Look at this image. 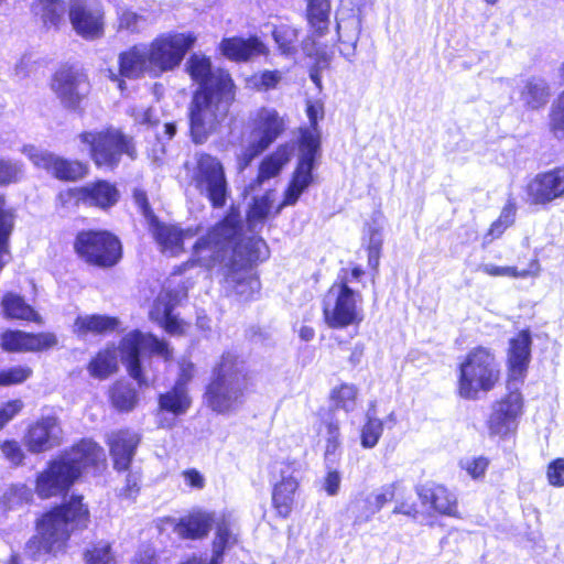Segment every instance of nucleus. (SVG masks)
<instances>
[{
  "mask_svg": "<svg viewBox=\"0 0 564 564\" xmlns=\"http://www.w3.org/2000/svg\"><path fill=\"white\" fill-rule=\"evenodd\" d=\"M268 257V246L261 237H246L240 212L231 206L193 245V259L212 270L220 267L226 284L243 301H251L260 291V280L253 268Z\"/></svg>",
  "mask_w": 564,
  "mask_h": 564,
  "instance_id": "obj_1",
  "label": "nucleus"
},
{
  "mask_svg": "<svg viewBox=\"0 0 564 564\" xmlns=\"http://www.w3.org/2000/svg\"><path fill=\"white\" fill-rule=\"evenodd\" d=\"M107 467L104 447L93 437H82L46 462L35 475L34 491L41 499L65 498L85 471L99 476Z\"/></svg>",
  "mask_w": 564,
  "mask_h": 564,
  "instance_id": "obj_2",
  "label": "nucleus"
},
{
  "mask_svg": "<svg viewBox=\"0 0 564 564\" xmlns=\"http://www.w3.org/2000/svg\"><path fill=\"white\" fill-rule=\"evenodd\" d=\"M532 334L529 328L520 329L508 341L506 351L507 392L494 401L486 422L491 437L507 440L516 437L519 420L524 412V398L520 389L511 388L523 383L529 371L532 354Z\"/></svg>",
  "mask_w": 564,
  "mask_h": 564,
  "instance_id": "obj_3",
  "label": "nucleus"
},
{
  "mask_svg": "<svg viewBox=\"0 0 564 564\" xmlns=\"http://www.w3.org/2000/svg\"><path fill=\"white\" fill-rule=\"evenodd\" d=\"M91 522L89 506L83 495H72L67 500L45 509L34 520V534L28 547L34 555L57 557L67 553L70 538L85 531Z\"/></svg>",
  "mask_w": 564,
  "mask_h": 564,
  "instance_id": "obj_4",
  "label": "nucleus"
},
{
  "mask_svg": "<svg viewBox=\"0 0 564 564\" xmlns=\"http://www.w3.org/2000/svg\"><path fill=\"white\" fill-rule=\"evenodd\" d=\"M236 84L226 69H217L210 86L197 87L187 107L188 135L194 144H204L218 133L236 100Z\"/></svg>",
  "mask_w": 564,
  "mask_h": 564,
  "instance_id": "obj_5",
  "label": "nucleus"
},
{
  "mask_svg": "<svg viewBox=\"0 0 564 564\" xmlns=\"http://www.w3.org/2000/svg\"><path fill=\"white\" fill-rule=\"evenodd\" d=\"M236 352L225 350L214 364L204 387L203 402L217 414H228L243 402L249 386V375Z\"/></svg>",
  "mask_w": 564,
  "mask_h": 564,
  "instance_id": "obj_6",
  "label": "nucleus"
},
{
  "mask_svg": "<svg viewBox=\"0 0 564 564\" xmlns=\"http://www.w3.org/2000/svg\"><path fill=\"white\" fill-rule=\"evenodd\" d=\"M456 395L466 401L479 400L481 394L494 391L502 380V369L491 347L477 345L470 348L456 367Z\"/></svg>",
  "mask_w": 564,
  "mask_h": 564,
  "instance_id": "obj_7",
  "label": "nucleus"
},
{
  "mask_svg": "<svg viewBox=\"0 0 564 564\" xmlns=\"http://www.w3.org/2000/svg\"><path fill=\"white\" fill-rule=\"evenodd\" d=\"M73 251L88 268L107 271L123 260L124 247L121 238L106 228H85L76 232Z\"/></svg>",
  "mask_w": 564,
  "mask_h": 564,
  "instance_id": "obj_8",
  "label": "nucleus"
},
{
  "mask_svg": "<svg viewBox=\"0 0 564 564\" xmlns=\"http://www.w3.org/2000/svg\"><path fill=\"white\" fill-rule=\"evenodd\" d=\"M78 139L87 147L88 155L97 169L113 171L123 155L130 160L138 156L134 139L111 126L82 131Z\"/></svg>",
  "mask_w": 564,
  "mask_h": 564,
  "instance_id": "obj_9",
  "label": "nucleus"
},
{
  "mask_svg": "<svg viewBox=\"0 0 564 564\" xmlns=\"http://www.w3.org/2000/svg\"><path fill=\"white\" fill-rule=\"evenodd\" d=\"M121 361L128 376L135 381L139 388H149L152 380L148 377L142 361V351L161 357L169 362L173 359V350L169 343L152 333L133 329L119 341Z\"/></svg>",
  "mask_w": 564,
  "mask_h": 564,
  "instance_id": "obj_10",
  "label": "nucleus"
},
{
  "mask_svg": "<svg viewBox=\"0 0 564 564\" xmlns=\"http://www.w3.org/2000/svg\"><path fill=\"white\" fill-rule=\"evenodd\" d=\"M333 301L323 302V321L330 329L358 328L365 314L358 305L361 296L348 285V279H336L326 292Z\"/></svg>",
  "mask_w": 564,
  "mask_h": 564,
  "instance_id": "obj_11",
  "label": "nucleus"
},
{
  "mask_svg": "<svg viewBox=\"0 0 564 564\" xmlns=\"http://www.w3.org/2000/svg\"><path fill=\"white\" fill-rule=\"evenodd\" d=\"M197 36L193 32H167L155 36L148 47L151 78L173 72L195 45Z\"/></svg>",
  "mask_w": 564,
  "mask_h": 564,
  "instance_id": "obj_12",
  "label": "nucleus"
},
{
  "mask_svg": "<svg viewBox=\"0 0 564 564\" xmlns=\"http://www.w3.org/2000/svg\"><path fill=\"white\" fill-rule=\"evenodd\" d=\"M250 134L256 137L237 158L239 171L263 153L284 132L285 123L275 109L261 107L250 118Z\"/></svg>",
  "mask_w": 564,
  "mask_h": 564,
  "instance_id": "obj_13",
  "label": "nucleus"
},
{
  "mask_svg": "<svg viewBox=\"0 0 564 564\" xmlns=\"http://www.w3.org/2000/svg\"><path fill=\"white\" fill-rule=\"evenodd\" d=\"M50 88L63 108L83 115L85 102L91 93V83L84 69L62 64L51 76Z\"/></svg>",
  "mask_w": 564,
  "mask_h": 564,
  "instance_id": "obj_14",
  "label": "nucleus"
},
{
  "mask_svg": "<svg viewBox=\"0 0 564 564\" xmlns=\"http://www.w3.org/2000/svg\"><path fill=\"white\" fill-rule=\"evenodd\" d=\"M195 187L205 194L213 208H223L228 197V182L221 161L207 152L196 156L193 172Z\"/></svg>",
  "mask_w": 564,
  "mask_h": 564,
  "instance_id": "obj_15",
  "label": "nucleus"
},
{
  "mask_svg": "<svg viewBox=\"0 0 564 564\" xmlns=\"http://www.w3.org/2000/svg\"><path fill=\"white\" fill-rule=\"evenodd\" d=\"M299 464L295 459H282L271 466V476L278 478L271 487V507L279 519L291 517L301 488L297 477Z\"/></svg>",
  "mask_w": 564,
  "mask_h": 564,
  "instance_id": "obj_16",
  "label": "nucleus"
},
{
  "mask_svg": "<svg viewBox=\"0 0 564 564\" xmlns=\"http://www.w3.org/2000/svg\"><path fill=\"white\" fill-rule=\"evenodd\" d=\"M300 158L283 193L280 207L294 205L313 182V169L319 156V141L316 134L304 133L297 139Z\"/></svg>",
  "mask_w": 564,
  "mask_h": 564,
  "instance_id": "obj_17",
  "label": "nucleus"
},
{
  "mask_svg": "<svg viewBox=\"0 0 564 564\" xmlns=\"http://www.w3.org/2000/svg\"><path fill=\"white\" fill-rule=\"evenodd\" d=\"M24 153L36 170L45 172L61 183H77L89 175V165L83 160L37 150L34 147L25 149Z\"/></svg>",
  "mask_w": 564,
  "mask_h": 564,
  "instance_id": "obj_18",
  "label": "nucleus"
},
{
  "mask_svg": "<svg viewBox=\"0 0 564 564\" xmlns=\"http://www.w3.org/2000/svg\"><path fill=\"white\" fill-rule=\"evenodd\" d=\"M68 19L74 32L86 41H96L105 35L106 13L101 4L88 0H69Z\"/></svg>",
  "mask_w": 564,
  "mask_h": 564,
  "instance_id": "obj_19",
  "label": "nucleus"
},
{
  "mask_svg": "<svg viewBox=\"0 0 564 564\" xmlns=\"http://www.w3.org/2000/svg\"><path fill=\"white\" fill-rule=\"evenodd\" d=\"M57 344V336L53 332L7 328L0 333V349L7 354H39L53 349Z\"/></svg>",
  "mask_w": 564,
  "mask_h": 564,
  "instance_id": "obj_20",
  "label": "nucleus"
},
{
  "mask_svg": "<svg viewBox=\"0 0 564 564\" xmlns=\"http://www.w3.org/2000/svg\"><path fill=\"white\" fill-rule=\"evenodd\" d=\"M62 434V423L56 415H42L26 426L22 441L29 453L39 455L58 447Z\"/></svg>",
  "mask_w": 564,
  "mask_h": 564,
  "instance_id": "obj_21",
  "label": "nucleus"
},
{
  "mask_svg": "<svg viewBox=\"0 0 564 564\" xmlns=\"http://www.w3.org/2000/svg\"><path fill=\"white\" fill-rule=\"evenodd\" d=\"M525 194L532 205H549L564 198V165L535 174L525 185Z\"/></svg>",
  "mask_w": 564,
  "mask_h": 564,
  "instance_id": "obj_22",
  "label": "nucleus"
},
{
  "mask_svg": "<svg viewBox=\"0 0 564 564\" xmlns=\"http://www.w3.org/2000/svg\"><path fill=\"white\" fill-rule=\"evenodd\" d=\"M417 498L423 506L441 517L460 519L459 501L457 495L446 485L435 481H427L415 488Z\"/></svg>",
  "mask_w": 564,
  "mask_h": 564,
  "instance_id": "obj_23",
  "label": "nucleus"
},
{
  "mask_svg": "<svg viewBox=\"0 0 564 564\" xmlns=\"http://www.w3.org/2000/svg\"><path fill=\"white\" fill-rule=\"evenodd\" d=\"M141 435L128 427L119 429L109 434L106 444L112 460V467L118 473L128 471L132 465Z\"/></svg>",
  "mask_w": 564,
  "mask_h": 564,
  "instance_id": "obj_24",
  "label": "nucleus"
},
{
  "mask_svg": "<svg viewBox=\"0 0 564 564\" xmlns=\"http://www.w3.org/2000/svg\"><path fill=\"white\" fill-rule=\"evenodd\" d=\"M218 48L224 57L235 63H246L253 57H267L270 54V48L258 35L224 37Z\"/></svg>",
  "mask_w": 564,
  "mask_h": 564,
  "instance_id": "obj_25",
  "label": "nucleus"
},
{
  "mask_svg": "<svg viewBox=\"0 0 564 564\" xmlns=\"http://www.w3.org/2000/svg\"><path fill=\"white\" fill-rule=\"evenodd\" d=\"M85 207L109 212L120 200L117 185L105 178H97L82 185Z\"/></svg>",
  "mask_w": 564,
  "mask_h": 564,
  "instance_id": "obj_26",
  "label": "nucleus"
},
{
  "mask_svg": "<svg viewBox=\"0 0 564 564\" xmlns=\"http://www.w3.org/2000/svg\"><path fill=\"white\" fill-rule=\"evenodd\" d=\"M214 523L213 512L195 509L177 520L174 532L181 540H203L208 536Z\"/></svg>",
  "mask_w": 564,
  "mask_h": 564,
  "instance_id": "obj_27",
  "label": "nucleus"
},
{
  "mask_svg": "<svg viewBox=\"0 0 564 564\" xmlns=\"http://www.w3.org/2000/svg\"><path fill=\"white\" fill-rule=\"evenodd\" d=\"M3 318L19 321L26 324L42 325L44 319L35 307L29 304L25 297L19 293L4 292L0 300Z\"/></svg>",
  "mask_w": 564,
  "mask_h": 564,
  "instance_id": "obj_28",
  "label": "nucleus"
},
{
  "mask_svg": "<svg viewBox=\"0 0 564 564\" xmlns=\"http://www.w3.org/2000/svg\"><path fill=\"white\" fill-rule=\"evenodd\" d=\"M118 72L121 77L139 79L149 75L151 78V65L148 59V51L140 45H132L118 55Z\"/></svg>",
  "mask_w": 564,
  "mask_h": 564,
  "instance_id": "obj_29",
  "label": "nucleus"
},
{
  "mask_svg": "<svg viewBox=\"0 0 564 564\" xmlns=\"http://www.w3.org/2000/svg\"><path fill=\"white\" fill-rule=\"evenodd\" d=\"M119 324L120 322L116 316L102 314L79 315L74 319L73 333L80 339L88 336H105L116 332Z\"/></svg>",
  "mask_w": 564,
  "mask_h": 564,
  "instance_id": "obj_30",
  "label": "nucleus"
},
{
  "mask_svg": "<svg viewBox=\"0 0 564 564\" xmlns=\"http://www.w3.org/2000/svg\"><path fill=\"white\" fill-rule=\"evenodd\" d=\"M149 230L162 251L178 256L184 251L185 231L177 225L161 221L159 217L150 223Z\"/></svg>",
  "mask_w": 564,
  "mask_h": 564,
  "instance_id": "obj_31",
  "label": "nucleus"
},
{
  "mask_svg": "<svg viewBox=\"0 0 564 564\" xmlns=\"http://www.w3.org/2000/svg\"><path fill=\"white\" fill-rule=\"evenodd\" d=\"M317 414L319 419L316 426V434L318 436H326L323 457L327 465L328 463L334 464L339 459L341 453L340 422L330 414L328 417H325V413L322 414V411H318Z\"/></svg>",
  "mask_w": 564,
  "mask_h": 564,
  "instance_id": "obj_32",
  "label": "nucleus"
},
{
  "mask_svg": "<svg viewBox=\"0 0 564 564\" xmlns=\"http://www.w3.org/2000/svg\"><path fill=\"white\" fill-rule=\"evenodd\" d=\"M551 97L549 83L541 77H530L523 80L519 89V98L527 110L536 111L543 109Z\"/></svg>",
  "mask_w": 564,
  "mask_h": 564,
  "instance_id": "obj_33",
  "label": "nucleus"
},
{
  "mask_svg": "<svg viewBox=\"0 0 564 564\" xmlns=\"http://www.w3.org/2000/svg\"><path fill=\"white\" fill-rule=\"evenodd\" d=\"M156 401L159 413L171 414L175 417L184 415L193 402L188 389L178 386H172L169 390L159 393Z\"/></svg>",
  "mask_w": 564,
  "mask_h": 564,
  "instance_id": "obj_34",
  "label": "nucleus"
},
{
  "mask_svg": "<svg viewBox=\"0 0 564 564\" xmlns=\"http://www.w3.org/2000/svg\"><path fill=\"white\" fill-rule=\"evenodd\" d=\"M86 368L90 377L98 380H106L116 375L119 371V362L115 345L97 350Z\"/></svg>",
  "mask_w": 564,
  "mask_h": 564,
  "instance_id": "obj_35",
  "label": "nucleus"
},
{
  "mask_svg": "<svg viewBox=\"0 0 564 564\" xmlns=\"http://www.w3.org/2000/svg\"><path fill=\"white\" fill-rule=\"evenodd\" d=\"M32 10L47 31H57L64 23L66 12L64 0H34Z\"/></svg>",
  "mask_w": 564,
  "mask_h": 564,
  "instance_id": "obj_36",
  "label": "nucleus"
},
{
  "mask_svg": "<svg viewBox=\"0 0 564 564\" xmlns=\"http://www.w3.org/2000/svg\"><path fill=\"white\" fill-rule=\"evenodd\" d=\"M291 147L289 143H283L270 154L265 155L258 166L256 181L263 183L270 178L278 176L283 167L291 160Z\"/></svg>",
  "mask_w": 564,
  "mask_h": 564,
  "instance_id": "obj_37",
  "label": "nucleus"
},
{
  "mask_svg": "<svg viewBox=\"0 0 564 564\" xmlns=\"http://www.w3.org/2000/svg\"><path fill=\"white\" fill-rule=\"evenodd\" d=\"M362 247L367 253V262L372 281L379 274L380 258L383 248L382 228L377 225H368L362 237Z\"/></svg>",
  "mask_w": 564,
  "mask_h": 564,
  "instance_id": "obj_38",
  "label": "nucleus"
},
{
  "mask_svg": "<svg viewBox=\"0 0 564 564\" xmlns=\"http://www.w3.org/2000/svg\"><path fill=\"white\" fill-rule=\"evenodd\" d=\"M332 0H306L305 18L310 29L316 36L328 33Z\"/></svg>",
  "mask_w": 564,
  "mask_h": 564,
  "instance_id": "obj_39",
  "label": "nucleus"
},
{
  "mask_svg": "<svg viewBox=\"0 0 564 564\" xmlns=\"http://www.w3.org/2000/svg\"><path fill=\"white\" fill-rule=\"evenodd\" d=\"M15 210L8 205L4 194L0 193V272L10 257V237L15 226Z\"/></svg>",
  "mask_w": 564,
  "mask_h": 564,
  "instance_id": "obj_40",
  "label": "nucleus"
},
{
  "mask_svg": "<svg viewBox=\"0 0 564 564\" xmlns=\"http://www.w3.org/2000/svg\"><path fill=\"white\" fill-rule=\"evenodd\" d=\"M108 401L118 412L128 413L138 405L139 395L129 382L119 379L109 387Z\"/></svg>",
  "mask_w": 564,
  "mask_h": 564,
  "instance_id": "obj_41",
  "label": "nucleus"
},
{
  "mask_svg": "<svg viewBox=\"0 0 564 564\" xmlns=\"http://www.w3.org/2000/svg\"><path fill=\"white\" fill-rule=\"evenodd\" d=\"M359 389L356 384L340 382L333 387L328 394L330 410H341L346 413L352 412L358 403Z\"/></svg>",
  "mask_w": 564,
  "mask_h": 564,
  "instance_id": "obj_42",
  "label": "nucleus"
},
{
  "mask_svg": "<svg viewBox=\"0 0 564 564\" xmlns=\"http://www.w3.org/2000/svg\"><path fill=\"white\" fill-rule=\"evenodd\" d=\"M237 543L238 538L232 533L230 522L225 518L219 520L216 523L215 538L212 543V564H223L227 549Z\"/></svg>",
  "mask_w": 564,
  "mask_h": 564,
  "instance_id": "obj_43",
  "label": "nucleus"
},
{
  "mask_svg": "<svg viewBox=\"0 0 564 564\" xmlns=\"http://www.w3.org/2000/svg\"><path fill=\"white\" fill-rule=\"evenodd\" d=\"M186 72L198 87L210 86L216 75L213 73L210 58L195 53L187 58Z\"/></svg>",
  "mask_w": 564,
  "mask_h": 564,
  "instance_id": "obj_44",
  "label": "nucleus"
},
{
  "mask_svg": "<svg viewBox=\"0 0 564 564\" xmlns=\"http://www.w3.org/2000/svg\"><path fill=\"white\" fill-rule=\"evenodd\" d=\"M480 271L489 276H509L513 279H525L536 276L541 271L538 258L530 260L528 268L519 270L517 267H500L495 264H482Z\"/></svg>",
  "mask_w": 564,
  "mask_h": 564,
  "instance_id": "obj_45",
  "label": "nucleus"
},
{
  "mask_svg": "<svg viewBox=\"0 0 564 564\" xmlns=\"http://www.w3.org/2000/svg\"><path fill=\"white\" fill-rule=\"evenodd\" d=\"M547 131L555 140H564V89L551 104L547 112Z\"/></svg>",
  "mask_w": 564,
  "mask_h": 564,
  "instance_id": "obj_46",
  "label": "nucleus"
},
{
  "mask_svg": "<svg viewBox=\"0 0 564 564\" xmlns=\"http://www.w3.org/2000/svg\"><path fill=\"white\" fill-rule=\"evenodd\" d=\"M85 564H117V558L109 541H98L84 551Z\"/></svg>",
  "mask_w": 564,
  "mask_h": 564,
  "instance_id": "obj_47",
  "label": "nucleus"
},
{
  "mask_svg": "<svg viewBox=\"0 0 564 564\" xmlns=\"http://www.w3.org/2000/svg\"><path fill=\"white\" fill-rule=\"evenodd\" d=\"M384 422L375 416H366L364 424L360 427L359 438L360 445L365 449L376 447L383 434Z\"/></svg>",
  "mask_w": 564,
  "mask_h": 564,
  "instance_id": "obj_48",
  "label": "nucleus"
},
{
  "mask_svg": "<svg viewBox=\"0 0 564 564\" xmlns=\"http://www.w3.org/2000/svg\"><path fill=\"white\" fill-rule=\"evenodd\" d=\"M33 377V369L25 364L0 368V388L22 386Z\"/></svg>",
  "mask_w": 564,
  "mask_h": 564,
  "instance_id": "obj_49",
  "label": "nucleus"
},
{
  "mask_svg": "<svg viewBox=\"0 0 564 564\" xmlns=\"http://www.w3.org/2000/svg\"><path fill=\"white\" fill-rule=\"evenodd\" d=\"M55 208L62 212H75L85 206L82 185L65 187L54 198Z\"/></svg>",
  "mask_w": 564,
  "mask_h": 564,
  "instance_id": "obj_50",
  "label": "nucleus"
},
{
  "mask_svg": "<svg viewBox=\"0 0 564 564\" xmlns=\"http://www.w3.org/2000/svg\"><path fill=\"white\" fill-rule=\"evenodd\" d=\"M297 31L290 25L275 26L272 37L282 55L292 56L297 52Z\"/></svg>",
  "mask_w": 564,
  "mask_h": 564,
  "instance_id": "obj_51",
  "label": "nucleus"
},
{
  "mask_svg": "<svg viewBox=\"0 0 564 564\" xmlns=\"http://www.w3.org/2000/svg\"><path fill=\"white\" fill-rule=\"evenodd\" d=\"M155 322L166 334L177 337L185 335L186 327L188 326L186 322L173 314V305L171 303H165L162 317L155 318Z\"/></svg>",
  "mask_w": 564,
  "mask_h": 564,
  "instance_id": "obj_52",
  "label": "nucleus"
},
{
  "mask_svg": "<svg viewBox=\"0 0 564 564\" xmlns=\"http://www.w3.org/2000/svg\"><path fill=\"white\" fill-rule=\"evenodd\" d=\"M23 177V164L10 159L0 158V187L19 183Z\"/></svg>",
  "mask_w": 564,
  "mask_h": 564,
  "instance_id": "obj_53",
  "label": "nucleus"
},
{
  "mask_svg": "<svg viewBox=\"0 0 564 564\" xmlns=\"http://www.w3.org/2000/svg\"><path fill=\"white\" fill-rule=\"evenodd\" d=\"M308 118V127L300 129L299 139L306 133L316 134L321 142V134L318 131V121L324 118V105L321 100H308L305 108Z\"/></svg>",
  "mask_w": 564,
  "mask_h": 564,
  "instance_id": "obj_54",
  "label": "nucleus"
},
{
  "mask_svg": "<svg viewBox=\"0 0 564 564\" xmlns=\"http://www.w3.org/2000/svg\"><path fill=\"white\" fill-rule=\"evenodd\" d=\"M403 494H406V489L400 480L383 485L375 496L376 510H380L389 502L398 501L399 498L403 497Z\"/></svg>",
  "mask_w": 564,
  "mask_h": 564,
  "instance_id": "obj_55",
  "label": "nucleus"
},
{
  "mask_svg": "<svg viewBox=\"0 0 564 564\" xmlns=\"http://www.w3.org/2000/svg\"><path fill=\"white\" fill-rule=\"evenodd\" d=\"M0 449L4 458L10 462L11 465L18 467L23 464L25 455L18 441L4 440L0 443Z\"/></svg>",
  "mask_w": 564,
  "mask_h": 564,
  "instance_id": "obj_56",
  "label": "nucleus"
},
{
  "mask_svg": "<svg viewBox=\"0 0 564 564\" xmlns=\"http://www.w3.org/2000/svg\"><path fill=\"white\" fill-rule=\"evenodd\" d=\"M132 197L134 204L139 208V212L145 218L148 225L152 221H155L158 216L155 215L154 210L151 207L147 192L142 188H134L132 192Z\"/></svg>",
  "mask_w": 564,
  "mask_h": 564,
  "instance_id": "obj_57",
  "label": "nucleus"
},
{
  "mask_svg": "<svg viewBox=\"0 0 564 564\" xmlns=\"http://www.w3.org/2000/svg\"><path fill=\"white\" fill-rule=\"evenodd\" d=\"M546 478L553 487H564V458L551 460L546 467Z\"/></svg>",
  "mask_w": 564,
  "mask_h": 564,
  "instance_id": "obj_58",
  "label": "nucleus"
},
{
  "mask_svg": "<svg viewBox=\"0 0 564 564\" xmlns=\"http://www.w3.org/2000/svg\"><path fill=\"white\" fill-rule=\"evenodd\" d=\"M130 564H160L159 552L152 545H141L132 556Z\"/></svg>",
  "mask_w": 564,
  "mask_h": 564,
  "instance_id": "obj_59",
  "label": "nucleus"
},
{
  "mask_svg": "<svg viewBox=\"0 0 564 564\" xmlns=\"http://www.w3.org/2000/svg\"><path fill=\"white\" fill-rule=\"evenodd\" d=\"M490 460L485 456L474 457L467 460L463 468L474 479L482 478L489 467Z\"/></svg>",
  "mask_w": 564,
  "mask_h": 564,
  "instance_id": "obj_60",
  "label": "nucleus"
},
{
  "mask_svg": "<svg viewBox=\"0 0 564 564\" xmlns=\"http://www.w3.org/2000/svg\"><path fill=\"white\" fill-rule=\"evenodd\" d=\"M141 476L139 473L129 471L126 476L124 485L121 488V496L127 499H135L141 489Z\"/></svg>",
  "mask_w": 564,
  "mask_h": 564,
  "instance_id": "obj_61",
  "label": "nucleus"
},
{
  "mask_svg": "<svg viewBox=\"0 0 564 564\" xmlns=\"http://www.w3.org/2000/svg\"><path fill=\"white\" fill-rule=\"evenodd\" d=\"M23 408L19 399L9 400L0 406V425L4 427Z\"/></svg>",
  "mask_w": 564,
  "mask_h": 564,
  "instance_id": "obj_62",
  "label": "nucleus"
},
{
  "mask_svg": "<svg viewBox=\"0 0 564 564\" xmlns=\"http://www.w3.org/2000/svg\"><path fill=\"white\" fill-rule=\"evenodd\" d=\"M403 496H405V494H403ZM395 502L392 513L402 514L411 519H416L419 517L420 510L415 501L410 498L405 499V497H402Z\"/></svg>",
  "mask_w": 564,
  "mask_h": 564,
  "instance_id": "obj_63",
  "label": "nucleus"
},
{
  "mask_svg": "<svg viewBox=\"0 0 564 564\" xmlns=\"http://www.w3.org/2000/svg\"><path fill=\"white\" fill-rule=\"evenodd\" d=\"M182 476L187 487L192 489L202 490L205 487V478L196 468H187L183 470Z\"/></svg>",
  "mask_w": 564,
  "mask_h": 564,
  "instance_id": "obj_64",
  "label": "nucleus"
}]
</instances>
